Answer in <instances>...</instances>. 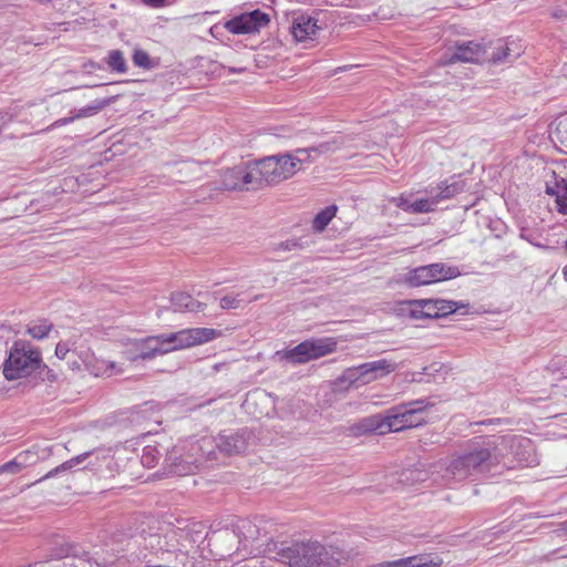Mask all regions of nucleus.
Segmentation results:
<instances>
[{"mask_svg":"<svg viewBox=\"0 0 567 567\" xmlns=\"http://www.w3.org/2000/svg\"><path fill=\"white\" fill-rule=\"evenodd\" d=\"M83 363L85 364L90 373L94 374L95 377H111L114 374L122 373V369L118 368L114 361L96 360V363L92 364L90 361L86 362L85 360H83Z\"/></svg>","mask_w":567,"mask_h":567,"instance_id":"obj_22","label":"nucleus"},{"mask_svg":"<svg viewBox=\"0 0 567 567\" xmlns=\"http://www.w3.org/2000/svg\"><path fill=\"white\" fill-rule=\"evenodd\" d=\"M216 447V437L205 436L190 444L186 454L177 455L174 452L166 461L171 463V472L185 476L195 473L203 462V460L214 458Z\"/></svg>","mask_w":567,"mask_h":567,"instance_id":"obj_6","label":"nucleus"},{"mask_svg":"<svg viewBox=\"0 0 567 567\" xmlns=\"http://www.w3.org/2000/svg\"><path fill=\"white\" fill-rule=\"evenodd\" d=\"M41 353L24 340H17L3 362V375L13 381L33 373L41 364Z\"/></svg>","mask_w":567,"mask_h":567,"instance_id":"obj_5","label":"nucleus"},{"mask_svg":"<svg viewBox=\"0 0 567 567\" xmlns=\"http://www.w3.org/2000/svg\"><path fill=\"white\" fill-rule=\"evenodd\" d=\"M13 115L7 111H0V131L11 121Z\"/></svg>","mask_w":567,"mask_h":567,"instance_id":"obj_46","label":"nucleus"},{"mask_svg":"<svg viewBox=\"0 0 567 567\" xmlns=\"http://www.w3.org/2000/svg\"><path fill=\"white\" fill-rule=\"evenodd\" d=\"M461 271L455 266H449L443 262L420 266L408 271L402 282L409 287H420L431 285L434 282L456 278Z\"/></svg>","mask_w":567,"mask_h":567,"instance_id":"obj_10","label":"nucleus"},{"mask_svg":"<svg viewBox=\"0 0 567 567\" xmlns=\"http://www.w3.org/2000/svg\"><path fill=\"white\" fill-rule=\"evenodd\" d=\"M337 344V340L331 337L311 338L291 349L277 351L276 357L292 364H305L336 352Z\"/></svg>","mask_w":567,"mask_h":567,"instance_id":"obj_7","label":"nucleus"},{"mask_svg":"<svg viewBox=\"0 0 567 567\" xmlns=\"http://www.w3.org/2000/svg\"><path fill=\"white\" fill-rule=\"evenodd\" d=\"M318 30L317 21L303 14L295 18L291 27V33L297 41L313 39Z\"/></svg>","mask_w":567,"mask_h":567,"instance_id":"obj_15","label":"nucleus"},{"mask_svg":"<svg viewBox=\"0 0 567 567\" xmlns=\"http://www.w3.org/2000/svg\"><path fill=\"white\" fill-rule=\"evenodd\" d=\"M93 455L92 452H85L83 454H80L64 463H62L61 465L56 466L55 468L51 470L50 472H48L44 476H42L41 478H39L38 481H35L34 483H32V485L39 483V482H42L47 478H50V477H53L62 472H65L68 470H72L73 467L82 464L86 458L91 457ZM31 486V484L29 485Z\"/></svg>","mask_w":567,"mask_h":567,"instance_id":"obj_23","label":"nucleus"},{"mask_svg":"<svg viewBox=\"0 0 567 567\" xmlns=\"http://www.w3.org/2000/svg\"><path fill=\"white\" fill-rule=\"evenodd\" d=\"M162 456V453L158 451L157 447L147 445L143 450V454L141 456V463L145 467H155Z\"/></svg>","mask_w":567,"mask_h":567,"instance_id":"obj_32","label":"nucleus"},{"mask_svg":"<svg viewBox=\"0 0 567 567\" xmlns=\"http://www.w3.org/2000/svg\"><path fill=\"white\" fill-rule=\"evenodd\" d=\"M439 563L425 556H410L398 560L383 561L372 567H436Z\"/></svg>","mask_w":567,"mask_h":567,"instance_id":"obj_18","label":"nucleus"},{"mask_svg":"<svg viewBox=\"0 0 567 567\" xmlns=\"http://www.w3.org/2000/svg\"><path fill=\"white\" fill-rule=\"evenodd\" d=\"M69 352H70V349L66 346V343L59 342L56 344V347H55V357L58 359L64 360Z\"/></svg>","mask_w":567,"mask_h":567,"instance_id":"obj_45","label":"nucleus"},{"mask_svg":"<svg viewBox=\"0 0 567 567\" xmlns=\"http://www.w3.org/2000/svg\"><path fill=\"white\" fill-rule=\"evenodd\" d=\"M249 437L250 433L247 430H240L231 434H219L216 437V447L227 455L241 453L246 450Z\"/></svg>","mask_w":567,"mask_h":567,"instance_id":"obj_12","label":"nucleus"},{"mask_svg":"<svg viewBox=\"0 0 567 567\" xmlns=\"http://www.w3.org/2000/svg\"><path fill=\"white\" fill-rule=\"evenodd\" d=\"M72 368L73 369H81V365L78 362H73Z\"/></svg>","mask_w":567,"mask_h":567,"instance_id":"obj_53","label":"nucleus"},{"mask_svg":"<svg viewBox=\"0 0 567 567\" xmlns=\"http://www.w3.org/2000/svg\"><path fill=\"white\" fill-rule=\"evenodd\" d=\"M228 370V363L227 362H218V363H215L213 364L210 368H209V371H207L205 373L206 377H212L216 373H219L221 371H227Z\"/></svg>","mask_w":567,"mask_h":567,"instance_id":"obj_44","label":"nucleus"},{"mask_svg":"<svg viewBox=\"0 0 567 567\" xmlns=\"http://www.w3.org/2000/svg\"><path fill=\"white\" fill-rule=\"evenodd\" d=\"M101 69H102V66L99 63L94 62V61H89V62L83 64V70L85 72H87V73H92L95 70H101Z\"/></svg>","mask_w":567,"mask_h":567,"instance_id":"obj_47","label":"nucleus"},{"mask_svg":"<svg viewBox=\"0 0 567 567\" xmlns=\"http://www.w3.org/2000/svg\"><path fill=\"white\" fill-rule=\"evenodd\" d=\"M499 445H515L528 447L530 441L526 437L504 436L497 440H487L472 443L464 454L467 458L473 475L489 471L504 457Z\"/></svg>","mask_w":567,"mask_h":567,"instance_id":"obj_4","label":"nucleus"},{"mask_svg":"<svg viewBox=\"0 0 567 567\" xmlns=\"http://www.w3.org/2000/svg\"><path fill=\"white\" fill-rule=\"evenodd\" d=\"M241 306V300L237 296H225L220 299L221 309H237Z\"/></svg>","mask_w":567,"mask_h":567,"instance_id":"obj_40","label":"nucleus"},{"mask_svg":"<svg viewBox=\"0 0 567 567\" xmlns=\"http://www.w3.org/2000/svg\"><path fill=\"white\" fill-rule=\"evenodd\" d=\"M512 52L513 50L508 44L499 42L498 47L495 48V51L492 54V60L494 63L509 62L519 55L518 52H515V54H512Z\"/></svg>","mask_w":567,"mask_h":567,"instance_id":"obj_30","label":"nucleus"},{"mask_svg":"<svg viewBox=\"0 0 567 567\" xmlns=\"http://www.w3.org/2000/svg\"><path fill=\"white\" fill-rule=\"evenodd\" d=\"M22 471V468L20 467V465L17 463V461L13 458L7 463H4L3 465H0V474H11V475H16L18 473H20Z\"/></svg>","mask_w":567,"mask_h":567,"instance_id":"obj_41","label":"nucleus"},{"mask_svg":"<svg viewBox=\"0 0 567 567\" xmlns=\"http://www.w3.org/2000/svg\"><path fill=\"white\" fill-rule=\"evenodd\" d=\"M248 14H240L225 23V28L234 34H247L255 32V27L251 24Z\"/></svg>","mask_w":567,"mask_h":567,"instance_id":"obj_24","label":"nucleus"},{"mask_svg":"<svg viewBox=\"0 0 567 567\" xmlns=\"http://www.w3.org/2000/svg\"><path fill=\"white\" fill-rule=\"evenodd\" d=\"M221 336V331L212 328L183 329L173 333L151 336L135 340L130 344L125 354L127 360H151L172 351L200 346Z\"/></svg>","mask_w":567,"mask_h":567,"instance_id":"obj_1","label":"nucleus"},{"mask_svg":"<svg viewBox=\"0 0 567 567\" xmlns=\"http://www.w3.org/2000/svg\"><path fill=\"white\" fill-rule=\"evenodd\" d=\"M436 311L437 317H444L446 315L453 313L456 311V302L443 299H436Z\"/></svg>","mask_w":567,"mask_h":567,"instance_id":"obj_38","label":"nucleus"},{"mask_svg":"<svg viewBox=\"0 0 567 567\" xmlns=\"http://www.w3.org/2000/svg\"><path fill=\"white\" fill-rule=\"evenodd\" d=\"M340 383H347L349 386L359 388L372 382L367 364L362 363L346 369L339 377Z\"/></svg>","mask_w":567,"mask_h":567,"instance_id":"obj_16","label":"nucleus"},{"mask_svg":"<svg viewBox=\"0 0 567 567\" xmlns=\"http://www.w3.org/2000/svg\"><path fill=\"white\" fill-rule=\"evenodd\" d=\"M471 476L473 474L464 452L454 454L450 460H441L431 466V478L439 485L451 486Z\"/></svg>","mask_w":567,"mask_h":567,"instance_id":"obj_9","label":"nucleus"},{"mask_svg":"<svg viewBox=\"0 0 567 567\" xmlns=\"http://www.w3.org/2000/svg\"><path fill=\"white\" fill-rule=\"evenodd\" d=\"M113 100H114V97L94 101L92 104L80 109L76 112L75 117L82 118V117L93 116V115L97 114L99 112H101L104 107L110 105L113 102Z\"/></svg>","mask_w":567,"mask_h":567,"instance_id":"obj_29","label":"nucleus"},{"mask_svg":"<svg viewBox=\"0 0 567 567\" xmlns=\"http://www.w3.org/2000/svg\"><path fill=\"white\" fill-rule=\"evenodd\" d=\"M14 460L20 465L22 470L27 468L28 466H31L35 464L39 460V456L35 452H32L30 450L20 452Z\"/></svg>","mask_w":567,"mask_h":567,"instance_id":"obj_36","label":"nucleus"},{"mask_svg":"<svg viewBox=\"0 0 567 567\" xmlns=\"http://www.w3.org/2000/svg\"><path fill=\"white\" fill-rule=\"evenodd\" d=\"M297 244L296 243H292V241H282L280 244H278L276 247H275V250H290L292 247H296Z\"/></svg>","mask_w":567,"mask_h":567,"instance_id":"obj_48","label":"nucleus"},{"mask_svg":"<svg viewBox=\"0 0 567 567\" xmlns=\"http://www.w3.org/2000/svg\"><path fill=\"white\" fill-rule=\"evenodd\" d=\"M251 404H261L266 408L265 410H260L259 412L254 411L252 413L256 416L269 415L270 411L275 406V399L271 394H269L265 391H255V392L248 394V396L245 401V405L247 409H250Z\"/></svg>","mask_w":567,"mask_h":567,"instance_id":"obj_19","label":"nucleus"},{"mask_svg":"<svg viewBox=\"0 0 567 567\" xmlns=\"http://www.w3.org/2000/svg\"><path fill=\"white\" fill-rule=\"evenodd\" d=\"M392 202L401 209H403L406 213H410V206L412 204L411 196H399L392 199Z\"/></svg>","mask_w":567,"mask_h":567,"instance_id":"obj_43","label":"nucleus"},{"mask_svg":"<svg viewBox=\"0 0 567 567\" xmlns=\"http://www.w3.org/2000/svg\"><path fill=\"white\" fill-rule=\"evenodd\" d=\"M247 14L248 18H250L249 20L251 24L255 27V32L269 23L268 14L261 12L260 10H254Z\"/></svg>","mask_w":567,"mask_h":567,"instance_id":"obj_37","label":"nucleus"},{"mask_svg":"<svg viewBox=\"0 0 567 567\" xmlns=\"http://www.w3.org/2000/svg\"><path fill=\"white\" fill-rule=\"evenodd\" d=\"M107 68L115 73L124 74L127 72L128 66L121 50H111L104 58Z\"/></svg>","mask_w":567,"mask_h":567,"instance_id":"obj_26","label":"nucleus"},{"mask_svg":"<svg viewBox=\"0 0 567 567\" xmlns=\"http://www.w3.org/2000/svg\"><path fill=\"white\" fill-rule=\"evenodd\" d=\"M331 150L329 143L308 148H297L292 152L264 157L258 162L262 185H275L292 177L303 169L305 164L313 162L315 156Z\"/></svg>","mask_w":567,"mask_h":567,"instance_id":"obj_2","label":"nucleus"},{"mask_svg":"<svg viewBox=\"0 0 567 567\" xmlns=\"http://www.w3.org/2000/svg\"><path fill=\"white\" fill-rule=\"evenodd\" d=\"M427 408L424 400H414L389 409L386 424L389 432H399L421 425L424 422L423 413Z\"/></svg>","mask_w":567,"mask_h":567,"instance_id":"obj_8","label":"nucleus"},{"mask_svg":"<svg viewBox=\"0 0 567 567\" xmlns=\"http://www.w3.org/2000/svg\"><path fill=\"white\" fill-rule=\"evenodd\" d=\"M132 60H133V63L138 68H143L146 70L153 68V62H152L148 53L142 49L134 50Z\"/></svg>","mask_w":567,"mask_h":567,"instance_id":"obj_35","label":"nucleus"},{"mask_svg":"<svg viewBox=\"0 0 567 567\" xmlns=\"http://www.w3.org/2000/svg\"><path fill=\"white\" fill-rule=\"evenodd\" d=\"M548 194L556 195V204L559 213L567 215V181L561 179L556 185V190L547 188Z\"/></svg>","mask_w":567,"mask_h":567,"instance_id":"obj_27","label":"nucleus"},{"mask_svg":"<svg viewBox=\"0 0 567 567\" xmlns=\"http://www.w3.org/2000/svg\"><path fill=\"white\" fill-rule=\"evenodd\" d=\"M559 530H561L563 533L567 534V520H566V522H564V523L560 525Z\"/></svg>","mask_w":567,"mask_h":567,"instance_id":"obj_52","label":"nucleus"},{"mask_svg":"<svg viewBox=\"0 0 567 567\" xmlns=\"http://www.w3.org/2000/svg\"><path fill=\"white\" fill-rule=\"evenodd\" d=\"M78 117H75V115L73 116H70V117H63V118H60L58 120L53 126H62V125H66V124H70L72 123L74 120H76Z\"/></svg>","mask_w":567,"mask_h":567,"instance_id":"obj_49","label":"nucleus"},{"mask_svg":"<svg viewBox=\"0 0 567 567\" xmlns=\"http://www.w3.org/2000/svg\"><path fill=\"white\" fill-rule=\"evenodd\" d=\"M437 189L439 192L436 194H434L433 190L431 192L436 205L441 200L449 199L455 196L456 194L463 192L464 184L462 182H452L450 184L447 182H442L437 186Z\"/></svg>","mask_w":567,"mask_h":567,"instance_id":"obj_25","label":"nucleus"},{"mask_svg":"<svg viewBox=\"0 0 567 567\" xmlns=\"http://www.w3.org/2000/svg\"><path fill=\"white\" fill-rule=\"evenodd\" d=\"M145 2L157 6V4H161L163 2V0H145Z\"/></svg>","mask_w":567,"mask_h":567,"instance_id":"obj_51","label":"nucleus"},{"mask_svg":"<svg viewBox=\"0 0 567 567\" xmlns=\"http://www.w3.org/2000/svg\"><path fill=\"white\" fill-rule=\"evenodd\" d=\"M337 213V206L326 207L323 210L318 213L313 219L312 228L317 231H322Z\"/></svg>","mask_w":567,"mask_h":567,"instance_id":"obj_28","label":"nucleus"},{"mask_svg":"<svg viewBox=\"0 0 567 567\" xmlns=\"http://www.w3.org/2000/svg\"><path fill=\"white\" fill-rule=\"evenodd\" d=\"M267 550L275 554L272 558L277 567H336L337 563L319 543H297L291 546L281 544L279 548L274 543L268 545Z\"/></svg>","mask_w":567,"mask_h":567,"instance_id":"obj_3","label":"nucleus"},{"mask_svg":"<svg viewBox=\"0 0 567 567\" xmlns=\"http://www.w3.org/2000/svg\"><path fill=\"white\" fill-rule=\"evenodd\" d=\"M404 305L408 307L406 309H404V311H406L408 316L411 319H415V320L427 319L420 300L406 301V302H404Z\"/></svg>","mask_w":567,"mask_h":567,"instance_id":"obj_34","label":"nucleus"},{"mask_svg":"<svg viewBox=\"0 0 567 567\" xmlns=\"http://www.w3.org/2000/svg\"><path fill=\"white\" fill-rule=\"evenodd\" d=\"M172 307L174 311L200 312L206 309V303L195 300L185 292H175L172 295Z\"/></svg>","mask_w":567,"mask_h":567,"instance_id":"obj_17","label":"nucleus"},{"mask_svg":"<svg viewBox=\"0 0 567 567\" xmlns=\"http://www.w3.org/2000/svg\"><path fill=\"white\" fill-rule=\"evenodd\" d=\"M564 11L563 10H559V11H555L553 13V17L556 18V19H561L564 17Z\"/></svg>","mask_w":567,"mask_h":567,"instance_id":"obj_50","label":"nucleus"},{"mask_svg":"<svg viewBox=\"0 0 567 567\" xmlns=\"http://www.w3.org/2000/svg\"><path fill=\"white\" fill-rule=\"evenodd\" d=\"M52 329V324L47 320L33 321L28 326L27 332L34 339H43Z\"/></svg>","mask_w":567,"mask_h":567,"instance_id":"obj_31","label":"nucleus"},{"mask_svg":"<svg viewBox=\"0 0 567 567\" xmlns=\"http://www.w3.org/2000/svg\"><path fill=\"white\" fill-rule=\"evenodd\" d=\"M386 423V414H374L361 419L350 430L357 436L368 433L384 434L389 432Z\"/></svg>","mask_w":567,"mask_h":567,"instance_id":"obj_13","label":"nucleus"},{"mask_svg":"<svg viewBox=\"0 0 567 567\" xmlns=\"http://www.w3.org/2000/svg\"><path fill=\"white\" fill-rule=\"evenodd\" d=\"M372 382L383 378L398 369V363L390 359H380L377 361L365 362Z\"/></svg>","mask_w":567,"mask_h":567,"instance_id":"obj_20","label":"nucleus"},{"mask_svg":"<svg viewBox=\"0 0 567 567\" xmlns=\"http://www.w3.org/2000/svg\"><path fill=\"white\" fill-rule=\"evenodd\" d=\"M435 200L431 195L429 198H420L412 200L410 213L411 214H421V213H430L434 210Z\"/></svg>","mask_w":567,"mask_h":567,"instance_id":"obj_33","label":"nucleus"},{"mask_svg":"<svg viewBox=\"0 0 567 567\" xmlns=\"http://www.w3.org/2000/svg\"><path fill=\"white\" fill-rule=\"evenodd\" d=\"M220 185L225 190H248L262 187L258 162L226 169L221 175Z\"/></svg>","mask_w":567,"mask_h":567,"instance_id":"obj_11","label":"nucleus"},{"mask_svg":"<svg viewBox=\"0 0 567 567\" xmlns=\"http://www.w3.org/2000/svg\"><path fill=\"white\" fill-rule=\"evenodd\" d=\"M485 54V47L481 43H476L473 41L465 42L461 45H457L454 54L449 59V63L454 62H467V63H476L483 58Z\"/></svg>","mask_w":567,"mask_h":567,"instance_id":"obj_14","label":"nucleus"},{"mask_svg":"<svg viewBox=\"0 0 567 567\" xmlns=\"http://www.w3.org/2000/svg\"><path fill=\"white\" fill-rule=\"evenodd\" d=\"M420 301L427 319L439 318L436 311V299H420Z\"/></svg>","mask_w":567,"mask_h":567,"instance_id":"obj_39","label":"nucleus"},{"mask_svg":"<svg viewBox=\"0 0 567 567\" xmlns=\"http://www.w3.org/2000/svg\"><path fill=\"white\" fill-rule=\"evenodd\" d=\"M427 473L424 470L414 468L403 473L406 480L412 478L413 481H425Z\"/></svg>","mask_w":567,"mask_h":567,"instance_id":"obj_42","label":"nucleus"},{"mask_svg":"<svg viewBox=\"0 0 567 567\" xmlns=\"http://www.w3.org/2000/svg\"><path fill=\"white\" fill-rule=\"evenodd\" d=\"M549 136L555 144L567 150V115L555 120L550 126Z\"/></svg>","mask_w":567,"mask_h":567,"instance_id":"obj_21","label":"nucleus"}]
</instances>
